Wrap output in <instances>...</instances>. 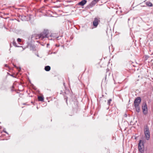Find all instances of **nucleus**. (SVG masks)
Instances as JSON below:
<instances>
[{
	"instance_id": "obj_3",
	"label": "nucleus",
	"mask_w": 153,
	"mask_h": 153,
	"mask_svg": "<svg viewBox=\"0 0 153 153\" xmlns=\"http://www.w3.org/2000/svg\"><path fill=\"white\" fill-rule=\"evenodd\" d=\"M143 112L144 114L146 115L148 113V108L146 102H144L142 105Z\"/></svg>"
},
{
	"instance_id": "obj_14",
	"label": "nucleus",
	"mask_w": 153,
	"mask_h": 153,
	"mask_svg": "<svg viewBox=\"0 0 153 153\" xmlns=\"http://www.w3.org/2000/svg\"><path fill=\"white\" fill-rule=\"evenodd\" d=\"M112 101V100L111 99H109L107 103L108 105H109L111 104V102Z\"/></svg>"
},
{
	"instance_id": "obj_18",
	"label": "nucleus",
	"mask_w": 153,
	"mask_h": 153,
	"mask_svg": "<svg viewBox=\"0 0 153 153\" xmlns=\"http://www.w3.org/2000/svg\"><path fill=\"white\" fill-rule=\"evenodd\" d=\"M47 47H48V46L49 45V44L48 43L47 44Z\"/></svg>"
},
{
	"instance_id": "obj_7",
	"label": "nucleus",
	"mask_w": 153,
	"mask_h": 153,
	"mask_svg": "<svg viewBox=\"0 0 153 153\" xmlns=\"http://www.w3.org/2000/svg\"><path fill=\"white\" fill-rule=\"evenodd\" d=\"M87 2V1L85 0H83L78 3V5L81 6H83Z\"/></svg>"
},
{
	"instance_id": "obj_20",
	"label": "nucleus",
	"mask_w": 153,
	"mask_h": 153,
	"mask_svg": "<svg viewBox=\"0 0 153 153\" xmlns=\"http://www.w3.org/2000/svg\"><path fill=\"white\" fill-rule=\"evenodd\" d=\"M99 0H94V1H96L97 2L99 1Z\"/></svg>"
},
{
	"instance_id": "obj_12",
	"label": "nucleus",
	"mask_w": 153,
	"mask_h": 153,
	"mask_svg": "<svg viewBox=\"0 0 153 153\" xmlns=\"http://www.w3.org/2000/svg\"><path fill=\"white\" fill-rule=\"evenodd\" d=\"M38 99L39 101H42L44 100V97L42 96H39L38 97Z\"/></svg>"
},
{
	"instance_id": "obj_15",
	"label": "nucleus",
	"mask_w": 153,
	"mask_h": 153,
	"mask_svg": "<svg viewBox=\"0 0 153 153\" xmlns=\"http://www.w3.org/2000/svg\"><path fill=\"white\" fill-rule=\"evenodd\" d=\"M13 45L14 46H15L16 47H18V46H17V45L16 42L14 40L13 41Z\"/></svg>"
},
{
	"instance_id": "obj_17",
	"label": "nucleus",
	"mask_w": 153,
	"mask_h": 153,
	"mask_svg": "<svg viewBox=\"0 0 153 153\" xmlns=\"http://www.w3.org/2000/svg\"><path fill=\"white\" fill-rule=\"evenodd\" d=\"M4 132H5L6 133H7V134H8V133H7V132L6 131H4Z\"/></svg>"
},
{
	"instance_id": "obj_6",
	"label": "nucleus",
	"mask_w": 153,
	"mask_h": 153,
	"mask_svg": "<svg viewBox=\"0 0 153 153\" xmlns=\"http://www.w3.org/2000/svg\"><path fill=\"white\" fill-rule=\"evenodd\" d=\"M141 100V98L140 97L136 98L134 102V105H139L140 104Z\"/></svg>"
},
{
	"instance_id": "obj_23",
	"label": "nucleus",
	"mask_w": 153,
	"mask_h": 153,
	"mask_svg": "<svg viewBox=\"0 0 153 153\" xmlns=\"http://www.w3.org/2000/svg\"><path fill=\"white\" fill-rule=\"evenodd\" d=\"M125 116H126V117L127 116V115H125Z\"/></svg>"
},
{
	"instance_id": "obj_4",
	"label": "nucleus",
	"mask_w": 153,
	"mask_h": 153,
	"mask_svg": "<svg viewBox=\"0 0 153 153\" xmlns=\"http://www.w3.org/2000/svg\"><path fill=\"white\" fill-rule=\"evenodd\" d=\"M138 149L140 151L142 152L144 150V145L143 141L140 140L138 144Z\"/></svg>"
},
{
	"instance_id": "obj_11",
	"label": "nucleus",
	"mask_w": 153,
	"mask_h": 153,
	"mask_svg": "<svg viewBox=\"0 0 153 153\" xmlns=\"http://www.w3.org/2000/svg\"><path fill=\"white\" fill-rule=\"evenodd\" d=\"M146 4L148 6L152 7V4L150 2L148 1L146 2Z\"/></svg>"
},
{
	"instance_id": "obj_8",
	"label": "nucleus",
	"mask_w": 153,
	"mask_h": 153,
	"mask_svg": "<svg viewBox=\"0 0 153 153\" xmlns=\"http://www.w3.org/2000/svg\"><path fill=\"white\" fill-rule=\"evenodd\" d=\"M135 109L136 111L137 112H139L140 111L139 105H134Z\"/></svg>"
},
{
	"instance_id": "obj_24",
	"label": "nucleus",
	"mask_w": 153,
	"mask_h": 153,
	"mask_svg": "<svg viewBox=\"0 0 153 153\" xmlns=\"http://www.w3.org/2000/svg\"><path fill=\"white\" fill-rule=\"evenodd\" d=\"M125 116H126V117L127 116V115H125Z\"/></svg>"
},
{
	"instance_id": "obj_19",
	"label": "nucleus",
	"mask_w": 153,
	"mask_h": 153,
	"mask_svg": "<svg viewBox=\"0 0 153 153\" xmlns=\"http://www.w3.org/2000/svg\"><path fill=\"white\" fill-rule=\"evenodd\" d=\"M5 66L6 67H8V65H5Z\"/></svg>"
},
{
	"instance_id": "obj_22",
	"label": "nucleus",
	"mask_w": 153,
	"mask_h": 153,
	"mask_svg": "<svg viewBox=\"0 0 153 153\" xmlns=\"http://www.w3.org/2000/svg\"><path fill=\"white\" fill-rule=\"evenodd\" d=\"M11 76H13V75H11Z\"/></svg>"
},
{
	"instance_id": "obj_2",
	"label": "nucleus",
	"mask_w": 153,
	"mask_h": 153,
	"mask_svg": "<svg viewBox=\"0 0 153 153\" xmlns=\"http://www.w3.org/2000/svg\"><path fill=\"white\" fill-rule=\"evenodd\" d=\"M145 136L146 139L148 140L149 139L150 137V134L149 127L146 126L144 129Z\"/></svg>"
},
{
	"instance_id": "obj_1",
	"label": "nucleus",
	"mask_w": 153,
	"mask_h": 153,
	"mask_svg": "<svg viewBox=\"0 0 153 153\" xmlns=\"http://www.w3.org/2000/svg\"><path fill=\"white\" fill-rule=\"evenodd\" d=\"M48 30H44L42 33L38 35L39 38L41 40H42L45 38H48Z\"/></svg>"
},
{
	"instance_id": "obj_5",
	"label": "nucleus",
	"mask_w": 153,
	"mask_h": 153,
	"mask_svg": "<svg viewBox=\"0 0 153 153\" xmlns=\"http://www.w3.org/2000/svg\"><path fill=\"white\" fill-rule=\"evenodd\" d=\"M100 19L95 18L93 22V25L95 27H96L100 22Z\"/></svg>"
},
{
	"instance_id": "obj_9",
	"label": "nucleus",
	"mask_w": 153,
	"mask_h": 153,
	"mask_svg": "<svg viewBox=\"0 0 153 153\" xmlns=\"http://www.w3.org/2000/svg\"><path fill=\"white\" fill-rule=\"evenodd\" d=\"M22 18H24V20L25 21H29L30 20V17H29L28 16H24L22 17Z\"/></svg>"
},
{
	"instance_id": "obj_13",
	"label": "nucleus",
	"mask_w": 153,
	"mask_h": 153,
	"mask_svg": "<svg viewBox=\"0 0 153 153\" xmlns=\"http://www.w3.org/2000/svg\"><path fill=\"white\" fill-rule=\"evenodd\" d=\"M97 2L96 1L93 0L91 3L90 5L91 6H93Z\"/></svg>"
},
{
	"instance_id": "obj_16",
	"label": "nucleus",
	"mask_w": 153,
	"mask_h": 153,
	"mask_svg": "<svg viewBox=\"0 0 153 153\" xmlns=\"http://www.w3.org/2000/svg\"><path fill=\"white\" fill-rule=\"evenodd\" d=\"M17 41L18 42H21L22 41V40L20 38H18L17 39Z\"/></svg>"
},
{
	"instance_id": "obj_21",
	"label": "nucleus",
	"mask_w": 153,
	"mask_h": 153,
	"mask_svg": "<svg viewBox=\"0 0 153 153\" xmlns=\"http://www.w3.org/2000/svg\"><path fill=\"white\" fill-rule=\"evenodd\" d=\"M128 21L130 20V18H129V19H128Z\"/></svg>"
},
{
	"instance_id": "obj_10",
	"label": "nucleus",
	"mask_w": 153,
	"mask_h": 153,
	"mask_svg": "<svg viewBox=\"0 0 153 153\" xmlns=\"http://www.w3.org/2000/svg\"><path fill=\"white\" fill-rule=\"evenodd\" d=\"M51 67L49 66H47L45 67V69L46 71H49L50 70Z\"/></svg>"
}]
</instances>
